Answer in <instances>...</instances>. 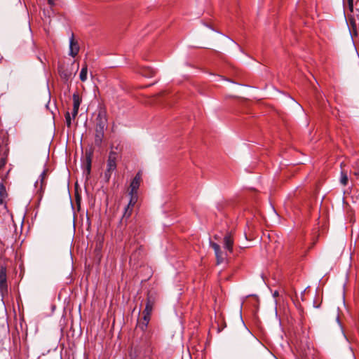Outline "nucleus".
<instances>
[{
	"label": "nucleus",
	"mask_w": 359,
	"mask_h": 359,
	"mask_svg": "<svg viewBox=\"0 0 359 359\" xmlns=\"http://www.w3.org/2000/svg\"><path fill=\"white\" fill-rule=\"evenodd\" d=\"M118 154L116 151H111L107 161V168L104 172V177L106 182H109L112 172L116 170L117 167Z\"/></svg>",
	"instance_id": "f257e3e1"
},
{
	"label": "nucleus",
	"mask_w": 359,
	"mask_h": 359,
	"mask_svg": "<svg viewBox=\"0 0 359 359\" xmlns=\"http://www.w3.org/2000/svg\"><path fill=\"white\" fill-rule=\"evenodd\" d=\"M154 299L151 296L148 295L147 298V303L144 310L142 312L143 318H142V327H147V324L150 320L151 314L153 310V307L154 305Z\"/></svg>",
	"instance_id": "f03ea898"
},
{
	"label": "nucleus",
	"mask_w": 359,
	"mask_h": 359,
	"mask_svg": "<svg viewBox=\"0 0 359 359\" xmlns=\"http://www.w3.org/2000/svg\"><path fill=\"white\" fill-rule=\"evenodd\" d=\"M107 126V114L104 108H100L95 118V129L105 130Z\"/></svg>",
	"instance_id": "7ed1b4c3"
},
{
	"label": "nucleus",
	"mask_w": 359,
	"mask_h": 359,
	"mask_svg": "<svg viewBox=\"0 0 359 359\" xmlns=\"http://www.w3.org/2000/svg\"><path fill=\"white\" fill-rule=\"evenodd\" d=\"M0 292L2 294L8 292L6 268L4 266L0 269Z\"/></svg>",
	"instance_id": "20e7f679"
},
{
	"label": "nucleus",
	"mask_w": 359,
	"mask_h": 359,
	"mask_svg": "<svg viewBox=\"0 0 359 359\" xmlns=\"http://www.w3.org/2000/svg\"><path fill=\"white\" fill-rule=\"evenodd\" d=\"M142 181V175L139 172L136 174L133 180H132L130 185V193L137 194V190L140 187V182Z\"/></svg>",
	"instance_id": "39448f33"
},
{
	"label": "nucleus",
	"mask_w": 359,
	"mask_h": 359,
	"mask_svg": "<svg viewBox=\"0 0 359 359\" xmlns=\"http://www.w3.org/2000/svg\"><path fill=\"white\" fill-rule=\"evenodd\" d=\"M210 246L215 251L217 259V264H220L224 262L225 259V256L224 253L222 252L220 246L216 243H211Z\"/></svg>",
	"instance_id": "423d86ee"
},
{
	"label": "nucleus",
	"mask_w": 359,
	"mask_h": 359,
	"mask_svg": "<svg viewBox=\"0 0 359 359\" xmlns=\"http://www.w3.org/2000/svg\"><path fill=\"white\" fill-rule=\"evenodd\" d=\"M79 51V46L77 41L74 39V34L72 35L69 40V55L75 57Z\"/></svg>",
	"instance_id": "0eeeda50"
},
{
	"label": "nucleus",
	"mask_w": 359,
	"mask_h": 359,
	"mask_svg": "<svg viewBox=\"0 0 359 359\" xmlns=\"http://www.w3.org/2000/svg\"><path fill=\"white\" fill-rule=\"evenodd\" d=\"M224 248L231 252L233 251V238L231 233H227L224 238Z\"/></svg>",
	"instance_id": "6e6552de"
},
{
	"label": "nucleus",
	"mask_w": 359,
	"mask_h": 359,
	"mask_svg": "<svg viewBox=\"0 0 359 359\" xmlns=\"http://www.w3.org/2000/svg\"><path fill=\"white\" fill-rule=\"evenodd\" d=\"M92 158H93V151L90 150L89 151L86 152V172L87 175L90 174L91 170V164H92Z\"/></svg>",
	"instance_id": "1a4fd4ad"
},
{
	"label": "nucleus",
	"mask_w": 359,
	"mask_h": 359,
	"mask_svg": "<svg viewBox=\"0 0 359 359\" xmlns=\"http://www.w3.org/2000/svg\"><path fill=\"white\" fill-rule=\"evenodd\" d=\"M104 136V131L95 129V144L97 147H100L102 143V140Z\"/></svg>",
	"instance_id": "9d476101"
},
{
	"label": "nucleus",
	"mask_w": 359,
	"mask_h": 359,
	"mask_svg": "<svg viewBox=\"0 0 359 359\" xmlns=\"http://www.w3.org/2000/svg\"><path fill=\"white\" fill-rule=\"evenodd\" d=\"M47 177L46 170H43L42 173L39 176V179L36 182L35 187H39L42 189L43 187L46 185V178Z\"/></svg>",
	"instance_id": "9b49d317"
},
{
	"label": "nucleus",
	"mask_w": 359,
	"mask_h": 359,
	"mask_svg": "<svg viewBox=\"0 0 359 359\" xmlns=\"http://www.w3.org/2000/svg\"><path fill=\"white\" fill-rule=\"evenodd\" d=\"M73 99V109L76 110L79 109V107L81 102V99L78 93H74L72 96Z\"/></svg>",
	"instance_id": "f8f14e48"
},
{
	"label": "nucleus",
	"mask_w": 359,
	"mask_h": 359,
	"mask_svg": "<svg viewBox=\"0 0 359 359\" xmlns=\"http://www.w3.org/2000/svg\"><path fill=\"white\" fill-rule=\"evenodd\" d=\"M87 74H88V66L86 64H85L83 67L81 68V70L79 74V78L81 81H86L87 79Z\"/></svg>",
	"instance_id": "ddd939ff"
},
{
	"label": "nucleus",
	"mask_w": 359,
	"mask_h": 359,
	"mask_svg": "<svg viewBox=\"0 0 359 359\" xmlns=\"http://www.w3.org/2000/svg\"><path fill=\"white\" fill-rule=\"evenodd\" d=\"M130 199L128 204V206L133 208L135 203L137 201V194L130 193Z\"/></svg>",
	"instance_id": "4468645a"
},
{
	"label": "nucleus",
	"mask_w": 359,
	"mask_h": 359,
	"mask_svg": "<svg viewBox=\"0 0 359 359\" xmlns=\"http://www.w3.org/2000/svg\"><path fill=\"white\" fill-rule=\"evenodd\" d=\"M133 210V208H130L127 205L125 208V210H124L123 215V219H127L130 218V217L132 215Z\"/></svg>",
	"instance_id": "2eb2a0df"
},
{
	"label": "nucleus",
	"mask_w": 359,
	"mask_h": 359,
	"mask_svg": "<svg viewBox=\"0 0 359 359\" xmlns=\"http://www.w3.org/2000/svg\"><path fill=\"white\" fill-rule=\"evenodd\" d=\"M348 178L347 174L345 172L341 171V177H340L341 184L344 186H346L348 184Z\"/></svg>",
	"instance_id": "dca6fc26"
},
{
	"label": "nucleus",
	"mask_w": 359,
	"mask_h": 359,
	"mask_svg": "<svg viewBox=\"0 0 359 359\" xmlns=\"http://www.w3.org/2000/svg\"><path fill=\"white\" fill-rule=\"evenodd\" d=\"M65 116L66 125L68 128H70L72 126V118H71L70 113L69 111H67L65 113Z\"/></svg>",
	"instance_id": "f3484780"
},
{
	"label": "nucleus",
	"mask_w": 359,
	"mask_h": 359,
	"mask_svg": "<svg viewBox=\"0 0 359 359\" xmlns=\"http://www.w3.org/2000/svg\"><path fill=\"white\" fill-rule=\"evenodd\" d=\"M59 72H60V76L62 79H64L65 80H68L69 79L70 75H71L69 73L67 72L65 70H62V69L59 70Z\"/></svg>",
	"instance_id": "a211bd4d"
},
{
	"label": "nucleus",
	"mask_w": 359,
	"mask_h": 359,
	"mask_svg": "<svg viewBox=\"0 0 359 359\" xmlns=\"http://www.w3.org/2000/svg\"><path fill=\"white\" fill-rule=\"evenodd\" d=\"M349 10L352 12L353 11V0H347Z\"/></svg>",
	"instance_id": "6ab92c4d"
},
{
	"label": "nucleus",
	"mask_w": 359,
	"mask_h": 359,
	"mask_svg": "<svg viewBox=\"0 0 359 359\" xmlns=\"http://www.w3.org/2000/svg\"><path fill=\"white\" fill-rule=\"evenodd\" d=\"M146 70H147V71H148V72H149V73H148V74H147V73H146V72H145V73H144V72H142V74H143L144 76H153V73H154V72H153V71H152V70L149 69H147Z\"/></svg>",
	"instance_id": "aec40b11"
},
{
	"label": "nucleus",
	"mask_w": 359,
	"mask_h": 359,
	"mask_svg": "<svg viewBox=\"0 0 359 359\" xmlns=\"http://www.w3.org/2000/svg\"><path fill=\"white\" fill-rule=\"evenodd\" d=\"M78 112H79V110H76V109H73V111H72V118H76V116H77V114H78Z\"/></svg>",
	"instance_id": "412c9836"
},
{
	"label": "nucleus",
	"mask_w": 359,
	"mask_h": 359,
	"mask_svg": "<svg viewBox=\"0 0 359 359\" xmlns=\"http://www.w3.org/2000/svg\"><path fill=\"white\" fill-rule=\"evenodd\" d=\"M48 4L50 5H53L54 4V0H48Z\"/></svg>",
	"instance_id": "4be33fe9"
},
{
	"label": "nucleus",
	"mask_w": 359,
	"mask_h": 359,
	"mask_svg": "<svg viewBox=\"0 0 359 359\" xmlns=\"http://www.w3.org/2000/svg\"><path fill=\"white\" fill-rule=\"evenodd\" d=\"M277 294H278V292H275L274 295H277Z\"/></svg>",
	"instance_id": "5701e85b"
}]
</instances>
